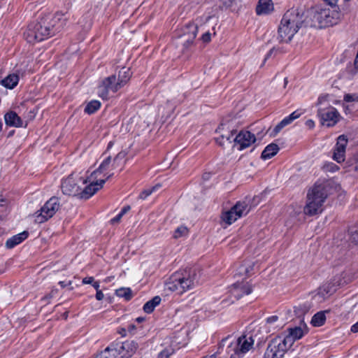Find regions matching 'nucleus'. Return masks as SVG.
<instances>
[{"instance_id": "1", "label": "nucleus", "mask_w": 358, "mask_h": 358, "mask_svg": "<svg viewBox=\"0 0 358 358\" xmlns=\"http://www.w3.org/2000/svg\"><path fill=\"white\" fill-rule=\"evenodd\" d=\"M307 26L303 10L291 8L283 15L278 27V38L281 43H289L303 27Z\"/></svg>"}, {"instance_id": "2", "label": "nucleus", "mask_w": 358, "mask_h": 358, "mask_svg": "<svg viewBox=\"0 0 358 358\" xmlns=\"http://www.w3.org/2000/svg\"><path fill=\"white\" fill-rule=\"evenodd\" d=\"M342 16L336 9L316 6L308 11L306 24L317 28L329 27L337 24Z\"/></svg>"}, {"instance_id": "3", "label": "nucleus", "mask_w": 358, "mask_h": 358, "mask_svg": "<svg viewBox=\"0 0 358 358\" xmlns=\"http://www.w3.org/2000/svg\"><path fill=\"white\" fill-rule=\"evenodd\" d=\"M199 273L194 268L173 273L166 283V289L178 294L192 289L199 283Z\"/></svg>"}, {"instance_id": "4", "label": "nucleus", "mask_w": 358, "mask_h": 358, "mask_svg": "<svg viewBox=\"0 0 358 358\" xmlns=\"http://www.w3.org/2000/svg\"><path fill=\"white\" fill-rule=\"evenodd\" d=\"M254 344V340L251 336H242L236 338L229 336L222 340L220 348L230 356V358H241L248 352Z\"/></svg>"}, {"instance_id": "5", "label": "nucleus", "mask_w": 358, "mask_h": 358, "mask_svg": "<svg viewBox=\"0 0 358 358\" xmlns=\"http://www.w3.org/2000/svg\"><path fill=\"white\" fill-rule=\"evenodd\" d=\"M50 16L43 17L36 23L29 25L24 33L25 39L28 43H34L41 41L55 34L50 27Z\"/></svg>"}, {"instance_id": "6", "label": "nucleus", "mask_w": 358, "mask_h": 358, "mask_svg": "<svg viewBox=\"0 0 358 358\" xmlns=\"http://www.w3.org/2000/svg\"><path fill=\"white\" fill-rule=\"evenodd\" d=\"M327 194L324 186L315 185L307 194V203L304 208V213L309 215H314L322 212V206Z\"/></svg>"}, {"instance_id": "7", "label": "nucleus", "mask_w": 358, "mask_h": 358, "mask_svg": "<svg viewBox=\"0 0 358 358\" xmlns=\"http://www.w3.org/2000/svg\"><path fill=\"white\" fill-rule=\"evenodd\" d=\"M327 96H320L317 102V106H320L317 110V115L320 118L322 125L332 127L339 120V113L338 110L327 103Z\"/></svg>"}, {"instance_id": "8", "label": "nucleus", "mask_w": 358, "mask_h": 358, "mask_svg": "<svg viewBox=\"0 0 358 358\" xmlns=\"http://www.w3.org/2000/svg\"><path fill=\"white\" fill-rule=\"evenodd\" d=\"M60 206L59 198L57 196L51 197L39 210L34 214L35 222L41 224L46 222L54 216L60 208Z\"/></svg>"}, {"instance_id": "9", "label": "nucleus", "mask_w": 358, "mask_h": 358, "mask_svg": "<svg viewBox=\"0 0 358 358\" xmlns=\"http://www.w3.org/2000/svg\"><path fill=\"white\" fill-rule=\"evenodd\" d=\"M289 340H282L279 336L273 338L269 343L264 355V358H282L289 349Z\"/></svg>"}, {"instance_id": "10", "label": "nucleus", "mask_w": 358, "mask_h": 358, "mask_svg": "<svg viewBox=\"0 0 358 358\" xmlns=\"http://www.w3.org/2000/svg\"><path fill=\"white\" fill-rule=\"evenodd\" d=\"M250 210V206L245 201H238L229 210L222 215V220L227 224H231L239 217L246 215Z\"/></svg>"}, {"instance_id": "11", "label": "nucleus", "mask_w": 358, "mask_h": 358, "mask_svg": "<svg viewBox=\"0 0 358 358\" xmlns=\"http://www.w3.org/2000/svg\"><path fill=\"white\" fill-rule=\"evenodd\" d=\"M121 88L120 84L117 82V76L113 75L101 82L98 87L97 94L103 99H107L110 92L115 93Z\"/></svg>"}, {"instance_id": "12", "label": "nucleus", "mask_w": 358, "mask_h": 358, "mask_svg": "<svg viewBox=\"0 0 358 358\" xmlns=\"http://www.w3.org/2000/svg\"><path fill=\"white\" fill-rule=\"evenodd\" d=\"M78 180H81V178L73 173L64 180L61 185L63 194L69 196L79 195L81 188L78 184Z\"/></svg>"}, {"instance_id": "13", "label": "nucleus", "mask_w": 358, "mask_h": 358, "mask_svg": "<svg viewBox=\"0 0 358 358\" xmlns=\"http://www.w3.org/2000/svg\"><path fill=\"white\" fill-rule=\"evenodd\" d=\"M124 154L120 152L117 155L112 163L110 157H108L102 162L98 169L92 173V177L93 176H96L98 173H103L106 171H111L122 166L124 163Z\"/></svg>"}, {"instance_id": "14", "label": "nucleus", "mask_w": 358, "mask_h": 358, "mask_svg": "<svg viewBox=\"0 0 358 358\" xmlns=\"http://www.w3.org/2000/svg\"><path fill=\"white\" fill-rule=\"evenodd\" d=\"M96 176H93L92 177V175L90 178H88V181L90 182V185L85 187V189L80 192V196L82 199H89L92 195H94L99 189H101L103 184L106 182V180H96Z\"/></svg>"}, {"instance_id": "15", "label": "nucleus", "mask_w": 358, "mask_h": 358, "mask_svg": "<svg viewBox=\"0 0 358 358\" xmlns=\"http://www.w3.org/2000/svg\"><path fill=\"white\" fill-rule=\"evenodd\" d=\"M117 351L119 358H129L138 349V343L134 341H126L113 347Z\"/></svg>"}, {"instance_id": "16", "label": "nucleus", "mask_w": 358, "mask_h": 358, "mask_svg": "<svg viewBox=\"0 0 358 358\" xmlns=\"http://www.w3.org/2000/svg\"><path fill=\"white\" fill-rule=\"evenodd\" d=\"M348 138L345 135H341L337 138L334 148L333 159L338 163H341L345 159V150L348 145Z\"/></svg>"}, {"instance_id": "17", "label": "nucleus", "mask_w": 358, "mask_h": 358, "mask_svg": "<svg viewBox=\"0 0 358 358\" xmlns=\"http://www.w3.org/2000/svg\"><path fill=\"white\" fill-rule=\"evenodd\" d=\"M256 138L254 134H251L248 131H241L238 134L234 135L233 141L235 144L239 145V150L245 149L252 143H255Z\"/></svg>"}, {"instance_id": "18", "label": "nucleus", "mask_w": 358, "mask_h": 358, "mask_svg": "<svg viewBox=\"0 0 358 358\" xmlns=\"http://www.w3.org/2000/svg\"><path fill=\"white\" fill-rule=\"evenodd\" d=\"M231 294L236 299L251 293L252 287L248 282H236L231 288Z\"/></svg>"}, {"instance_id": "19", "label": "nucleus", "mask_w": 358, "mask_h": 358, "mask_svg": "<svg viewBox=\"0 0 358 358\" xmlns=\"http://www.w3.org/2000/svg\"><path fill=\"white\" fill-rule=\"evenodd\" d=\"M68 17L66 14L62 13H56L55 15L50 20V27L55 31H59L66 24Z\"/></svg>"}, {"instance_id": "20", "label": "nucleus", "mask_w": 358, "mask_h": 358, "mask_svg": "<svg viewBox=\"0 0 358 358\" xmlns=\"http://www.w3.org/2000/svg\"><path fill=\"white\" fill-rule=\"evenodd\" d=\"M304 332L303 329L301 327H296L294 328H289V334L286 336H279L281 338L282 340H289L290 343L289 344V348L292 347L294 342L296 340L300 339L303 336Z\"/></svg>"}, {"instance_id": "21", "label": "nucleus", "mask_w": 358, "mask_h": 358, "mask_svg": "<svg viewBox=\"0 0 358 358\" xmlns=\"http://www.w3.org/2000/svg\"><path fill=\"white\" fill-rule=\"evenodd\" d=\"M301 115V113L298 111H294L292 114H290L289 116L285 117L281 122H280L273 129V136H275L277 134H278L280 130L285 127V126L291 124L294 120L299 117Z\"/></svg>"}, {"instance_id": "22", "label": "nucleus", "mask_w": 358, "mask_h": 358, "mask_svg": "<svg viewBox=\"0 0 358 358\" xmlns=\"http://www.w3.org/2000/svg\"><path fill=\"white\" fill-rule=\"evenodd\" d=\"M274 9L273 3L271 0H259L256 7L257 15H267L271 13Z\"/></svg>"}, {"instance_id": "23", "label": "nucleus", "mask_w": 358, "mask_h": 358, "mask_svg": "<svg viewBox=\"0 0 358 358\" xmlns=\"http://www.w3.org/2000/svg\"><path fill=\"white\" fill-rule=\"evenodd\" d=\"M198 27L194 23H189L184 29V36H187L185 44H192L196 36Z\"/></svg>"}, {"instance_id": "24", "label": "nucleus", "mask_w": 358, "mask_h": 358, "mask_svg": "<svg viewBox=\"0 0 358 358\" xmlns=\"http://www.w3.org/2000/svg\"><path fill=\"white\" fill-rule=\"evenodd\" d=\"M29 236V233L26 231L20 233L13 237L8 238L6 242V247L8 249H12L17 245L21 243L24 241Z\"/></svg>"}, {"instance_id": "25", "label": "nucleus", "mask_w": 358, "mask_h": 358, "mask_svg": "<svg viewBox=\"0 0 358 358\" xmlns=\"http://www.w3.org/2000/svg\"><path fill=\"white\" fill-rule=\"evenodd\" d=\"M5 122L7 125L20 127L23 124L22 119L17 115L16 113L10 111L4 116Z\"/></svg>"}, {"instance_id": "26", "label": "nucleus", "mask_w": 358, "mask_h": 358, "mask_svg": "<svg viewBox=\"0 0 358 358\" xmlns=\"http://www.w3.org/2000/svg\"><path fill=\"white\" fill-rule=\"evenodd\" d=\"M131 73L129 68L122 67L118 73L117 82L120 84V87L124 86L129 80Z\"/></svg>"}, {"instance_id": "27", "label": "nucleus", "mask_w": 358, "mask_h": 358, "mask_svg": "<svg viewBox=\"0 0 358 358\" xmlns=\"http://www.w3.org/2000/svg\"><path fill=\"white\" fill-rule=\"evenodd\" d=\"M279 150V147L277 144L271 143L267 145L262 153V158L264 159H268L277 154Z\"/></svg>"}, {"instance_id": "28", "label": "nucleus", "mask_w": 358, "mask_h": 358, "mask_svg": "<svg viewBox=\"0 0 358 358\" xmlns=\"http://www.w3.org/2000/svg\"><path fill=\"white\" fill-rule=\"evenodd\" d=\"M235 134L236 131L234 130L226 134H221L220 136L216 138V142L221 146L225 145L227 143H231L234 142L233 138H234Z\"/></svg>"}, {"instance_id": "29", "label": "nucleus", "mask_w": 358, "mask_h": 358, "mask_svg": "<svg viewBox=\"0 0 358 358\" xmlns=\"http://www.w3.org/2000/svg\"><path fill=\"white\" fill-rule=\"evenodd\" d=\"M19 81V77L17 74H10L4 79H2V85L9 89L15 87Z\"/></svg>"}, {"instance_id": "30", "label": "nucleus", "mask_w": 358, "mask_h": 358, "mask_svg": "<svg viewBox=\"0 0 358 358\" xmlns=\"http://www.w3.org/2000/svg\"><path fill=\"white\" fill-rule=\"evenodd\" d=\"M161 302V298L159 296H156L151 300L148 301L143 306V310L147 313H152L155 308L158 306Z\"/></svg>"}, {"instance_id": "31", "label": "nucleus", "mask_w": 358, "mask_h": 358, "mask_svg": "<svg viewBox=\"0 0 358 358\" xmlns=\"http://www.w3.org/2000/svg\"><path fill=\"white\" fill-rule=\"evenodd\" d=\"M278 320L279 318L276 315H273L267 318L266 325L268 326L267 328L268 329L269 331L278 329L281 327L282 323H279Z\"/></svg>"}, {"instance_id": "32", "label": "nucleus", "mask_w": 358, "mask_h": 358, "mask_svg": "<svg viewBox=\"0 0 358 358\" xmlns=\"http://www.w3.org/2000/svg\"><path fill=\"white\" fill-rule=\"evenodd\" d=\"M115 294L120 298H124L125 300H130L132 296V291L129 287H121L115 290Z\"/></svg>"}, {"instance_id": "33", "label": "nucleus", "mask_w": 358, "mask_h": 358, "mask_svg": "<svg viewBox=\"0 0 358 358\" xmlns=\"http://www.w3.org/2000/svg\"><path fill=\"white\" fill-rule=\"evenodd\" d=\"M325 320V313L324 312H318L312 317L311 324L314 327H320L324 324Z\"/></svg>"}, {"instance_id": "34", "label": "nucleus", "mask_w": 358, "mask_h": 358, "mask_svg": "<svg viewBox=\"0 0 358 358\" xmlns=\"http://www.w3.org/2000/svg\"><path fill=\"white\" fill-rule=\"evenodd\" d=\"M101 103L99 101L93 100L89 102L85 108V112L88 114H92L99 109Z\"/></svg>"}, {"instance_id": "35", "label": "nucleus", "mask_w": 358, "mask_h": 358, "mask_svg": "<svg viewBox=\"0 0 358 358\" xmlns=\"http://www.w3.org/2000/svg\"><path fill=\"white\" fill-rule=\"evenodd\" d=\"M188 231H189V230L186 227L180 226L179 227H178L176 229V231L174 232L173 237L175 238H179L185 236L188 234Z\"/></svg>"}, {"instance_id": "36", "label": "nucleus", "mask_w": 358, "mask_h": 358, "mask_svg": "<svg viewBox=\"0 0 358 358\" xmlns=\"http://www.w3.org/2000/svg\"><path fill=\"white\" fill-rule=\"evenodd\" d=\"M160 185H157L152 188L144 189L139 195V199H145L148 196H150L153 192L157 189Z\"/></svg>"}, {"instance_id": "37", "label": "nucleus", "mask_w": 358, "mask_h": 358, "mask_svg": "<svg viewBox=\"0 0 358 358\" xmlns=\"http://www.w3.org/2000/svg\"><path fill=\"white\" fill-rule=\"evenodd\" d=\"M253 266L254 265H251V264H249V265H242L241 266L239 267L238 268V273L240 275H249L251 271L253 269Z\"/></svg>"}, {"instance_id": "38", "label": "nucleus", "mask_w": 358, "mask_h": 358, "mask_svg": "<svg viewBox=\"0 0 358 358\" xmlns=\"http://www.w3.org/2000/svg\"><path fill=\"white\" fill-rule=\"evenodd\" d=\"M173 352L174 350L172 348H166L159 352L158 358H169L170 355L173 353Z\"/></svg>"}, {"instance_id": "39", "label": "nucleus", "mask_w": 358, "mask_h": 358, "mask_svg": "<svg viewBox=\"0 0 358 358\" xmlns=\"http://www.w3.org/2000/svg\"><path fill=\"white\" fill-rule=\"evenodd\" d=\"M344 101L346 102L358 101V95L353 94H347L344 96Z\"/></svg>"}, {"instance_id": "40", "label": "nucleus", "mask_w": 358, "mask_h": 358, "mask_svg": "<svg viewBox=\"0 0 358 358\" xmlns=\"http://www.w3.org/2000/svg\"><path fill=\"white\" fill-rule=\"evenodd\" d=\"M334 291H335V289H331V288L329 287V285L328 286L324 285L322 287L320 288L318 294L324 295V292H325L326 294H330Z\"/></svg>"}, {"instance_id": "41", "label": "nucleus", "mask_w": 358, "mask_h": 358, "mask_svg": "<svg viewBox=\"0 0 358 358\" xmlns=\"http://www.w3.org/2000/svg\"><path fill=\"white\" fill-rule=\"evenodd\" d=\"M202 41L205 43L209 42L210 41V34L209 32H206L202 35Z\"/></svg>"}, {"instance_id": "42", "label": "nucleus", "mask_w": 358, "mask_h": 358, "mask_svg": "<svg viewBox=\"0 0 358 358\" xmlns=\"http://www.w3.org/2000/svg\"><path fill=\"white\" fill-rule=\"evenodd\" d=\"M94 279L93 277H86L83 279V284H92Z\"/></svg>"}, {"instance_id": "43", "label": "nucleus", "mask_w": 358, "mask_h": 358, "mask_svg": "<svg viewBox=\"0 0 358 358\" xmlns=\"http://www.w3.org/2000/svg\"><path fill=\"white\" fill-rule=\"evenodd\" d=\"M350 281V278L345 279V275L343 277V281L338 280L336 282L337 286L343 285L344 284H347Z\"/></svg>"}, {"instance_id": "44", "label": "nucleus", "mask_w": 358, "mask_h": 358, "mask_svg": "<svg viewBox=\"0 0 358 358\" xmlns=\"http://www.w3.org/2000/svg\"><path fill=\"white\" fill-rule=\"evenodd\" d=\"M104 297V295L102 292L101 290H98L96 291V299L98 300V301H101L103 299Z\"/></svg>"}, {"instance_id": "45", "label": "nucleus", "mask_w": 358, "mask_h": 358, "mask_svg": "<svg viewBox=\"0 0 358 358\" xmlns=\"http://www.w3.org/2000/svg\"><path fill=\"white\" fill-rule=\"evenodd\" d=\"M306 126L309 129H313L315 127V122L312 120H308L306 123Z\"/></svg>"}, {"instance_id": "46", "label": "nucleus", "mask_w": 358, "mask_h": 358, "mask_svg": "<svg viewBox=\"0 0 358 358\" xmlns=\"http://www.w3.org/2000/svg\"><path fill=\"white\" fill-rule=\"evenodd\" d=\"M222 1V3H223V5L226 7H229L231 6L232 3L235 1V0H220Z\"/></svg>"}, {"instance_id": "47", "label": "nucleus", "mask_w": 358, "mask_h": 358, "mask_svg": "<svg viewBox=\"0 0 358 358\" xmlns=\"http://www.w3.org/2000/svg\"><path fill=\"white\" fill-rule=\"evenodd\" d=\"M122 217V215L120 213H119L117 216H115L114 218H113L111 220V222L113 224L117 223L118 222H120V220H121Z\"/></svg>"}, {"instance_id": "48", "label": "nucleus", "mask_w": 358, "mask_h": 358, "mask_svg": "<svg viewBox=\"0 0 358 358\" xmlns=\"http://www.w3.org/2000/svg\"><path fill=\"white\" fill-rule=\"evenodd\" d=\"M338 0H324L331 6H336Z\"/></svg>"}, {"instance_id": "49", "label": "nucleus", "mask_w": 358, "mask_h": 358, "mask_svg": "<svg viewBox=\"0 0 358 358\" xmlns=\"http://www.w3.org/2000/svg\"><path fill=\"white\" fill-rule=\"evenodd\" d=\"M351 331L353 333L358 332V322L351 327Z\"/></svg>"}, {"instance_id": "50", "label": "nucleus", "mask_w": 358, "mask_h": 358, "mask_svg": "<svg viewBox=\"0 0 358 358\" xmlns=\"http://www.w3.org/2000/svg\"><path fill=\"white\" fill-rule=\"evenodd\" d=\"M92 286L94 287V288L96 289V291H98V290H100L99 289V282H93V283L92 284Z\"/></svg>"}, {"instance_id": "51", "label": "nucleus", "mask_w": 358, "mask_h": 358, "mask_svg": "<svg viewBox=\"0 0 358 358\" xmlns=\"http://www.w3.org/2000/svg\"><path fill=\"white\" fill-rule=\"evenodd\" d=\"M130 210L129 206L124 207L122 209L121 212L120 213L122 216L124 213H126L127 211Z\"/></svg>"}, {"instance_id": "52", "label": "nucleus", "mask_w": 358, "mask_h": 358, "mask_svg": "<svg viewBox=\"0 0 358 358\" xmlns=\"http://www.w3.org/2000/svg\"><path fill=\"white\" fill-rule=\"evenodd\" d=\"M274 51H275L274 48H272L271 50H270L269 52L267 53V55L264 59V61L266 60L269 57H271Z\"/></svg>"}, {"instance_id": "53", "label": "nucleus", "mask_w": 358, "mask_h": 358, "mask_svg": "<svg viewBox=\"0 0 358 358\" xmlns=\"http://www.w3.org/2000/svg\"><path fill=\"white\" fill-rule=\"evenodd\" d=\"M224 125L223 124H221L218 127V128H217V131L218 132H221L222 130H224Z\"/></svg>"}, {"instance_id": "54", "label": "nucleus", "mask_w": 358, "mask_h": 358, "mask_svg": "<svg viewBox=\"0 0 358 358\" xmlns=\"http://www.w3.org/2000/svg\"><path fill=\"white\" fill-rule=\"evenodd\" d=\"M135 326L134 324H129L128 326V330L131 332L133 330H134Z\"/></svg>"}, {"instance_id": "55", "label": "nucleus", "mask_w": 358, "mask_h": 358, "mask_svg": "<svg viewBox=\"0 0 358 358\" xmlns=\"http://www.w3.org/2000/svg\"><path fill=\"white\" fill-rule=\"evenodd\" d=\"M144 320H145V319H144L143 317H137V318L136 319V320L138 322H141L144 321Z\"/></svg>"}, {"instance_id": "56", "label": "nucleus", "mask_w": 358, "mask_h": 358, "mask_svg": "<svg viewBox=\"0 0 358 358\" xmlns=\"http://www.w3.org/2000/svg\"><path fill=\"white\" fill-rule=\"evenodd\" d=\"M59 285L62 287H64L67 285V284H66L63 281H60L59 282Z\"/></svg>"}, {"instance_id": "57", "label": "nucleus", "mask_w": 358, "mask_h": 358, "mask_svg": "<svg viewBox=\"0 0 358 358\" xmlns=\"http://www.w3.org/2000/svg\"><path fill=\"white\" fill-rule=\"evenodd\" d=\"M355 169L358 173V160L356 162V164H355Z\"/></svg>"}, {"instance_id": "58", "label": "nucleus", "mask_w": 358, "mask_h": 358, "mask_svg": "<svg viewBox=\"0 0 358 358\" xmlns=\"http://www.w3.org/2000/svg\"><path fill=\"white\" fill-rule=\"evenodd\" d=\"M204 358H216V356H215V355H210L209 357H206Z\"/></svg>"}, {"instance_id": "59", "label": "nucleus", "mask_w": 358, "mask_h": 358, "mask_svg": "<svg viewBox=\"0 0 358 358\" xmlns=\"http://www.w3.org/2000/svg\"><path fill=\"white\" fill-rule=\"evenodd\" d=\"M2 127H3V123H2V121L0 120V131H1L2 129Z\"/></svg>"}, {"instance_id": "60", "label": "nucleus", "mask_w": 358, "mask_h": 358, "mask_svg": "<svg viewBox=\"0 0 358 358\" xmlns=\"http://www.w3.org/2000/svg\"><path fill=\"white\" fill-rule=\"evenodd\" d=\"M287 83V78H285V85H286Z\"/></svg>"}, {"instance_id": "61", "label": "nucleus", "mask_w": 358, "mask_h": 358, "mask_svg": "<svg viewBox=\"0 0 358 358\" xmlns=\"http://www.w3.org/2000/svg\"><path fill=\"white\" fill-rule=\"evenodd\" d=\"M87 182V180H85V179H84V180H83V184H85V183H86Z\"/></svg>"}, {"instance_id": "62", "label": "nucleus", "mask_w": 358, "mask_h": 358, "mask_svg": "<svg viewBox=\"0 0 358 358\" xmlns=\"http://www.w3.org/2000/svg\"><path fill=\"white\" fill-rule=\"evenodd\" d=\"M0 83H2V79H1V76H0Z\"/></svg>"}, {"instance_id": "63", "label": "nucleus", "mask_w": 358, "mask_h": 358, "mask_svg": "<svg viewBox=\"0 0 358 358\" xmlns=\"http://www.w3.org/2000/svg\"><path fill=\"white\" fill-rule=\"evenodd\" d=\"M113 173H110V174L108 176V178H110L111 176H113Z\"/></svg>"}]
</instances>
